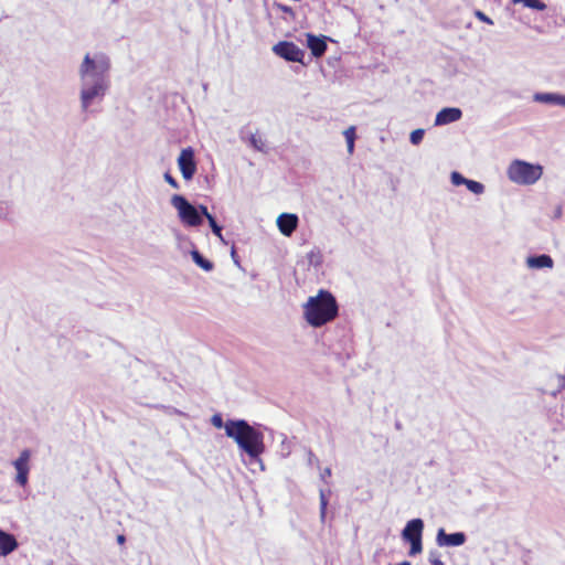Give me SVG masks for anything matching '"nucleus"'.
I'll return each instance as SVG.
<instances>
[{"label":"nucleus","mask_w":565,"mask_h":565,"mask_svg":"<svg viewBox=\"0 0 565 565\" xmlns=\"http://www.w3.org/2000/svg\"><path fill=\"white\" fill-rule=\"evenodd\" d=\"M171 205L177 210L178 216L184 225L196 227L202 224V217L199 210L184 196L174 194L171 198Z\"/></svg>","instance_id":"5"},{"label":"nucleus","mask_w":565,"mask_h":565,"mask_svg":"<svg viewBox=\"0 0 565 565\" xmlns=\"http://www.w3.org/2000/svg\"><path fill=\"white\" fill-rule=\"evenodd\" d=\"M178 167L184 180H191L196 172L194 150L191 147L181 150L178 157Z\"/></svg>","instance_id":"7"},{"label":"nucleus","mask_w":565,"mask_h":565,"mask_svg":"<svg viewBox=\"0 0 565 565\" xmlns=\"http://www.w3.org/2000/svg\"><path fill=\"white\" fill-rule=\"evenodd\" d=\"M191 257L195 265H198L204 271H211L214 268L213 263L204 258L196 249L191 252Z\"/></svg>","instance_id":"17"},{"label":"nucleus","mask_w":565,"mask_h":565,"mask_svg":"<svg viewBox=\"0 0 565 565\" xmlns=\"http://www.w3.org/2000/svg\"><path fill=\"white\" fill-rule=\"evenodd\" d=\"M198 210L200 212V215L205 216L207 221H209V216H213L212 214L209 213L207 207L205 205H200Z\"/></svg>","instance_id":"33"},{"label":"nucleus","mask_w":565,"mask_h":565,"mask_svg":"<svg viewBox=\"0 0 565 565\" xmlns=\"http://www.w3.org/2000/svg\"><path fill=\"white\" fill-rule=\"evenodd\" d=\"M533 100L565 108V95L558 93H535L533 95Z\"/></svg>","instance_id":"14"},{"label":"nucleus","mask_w":565,"mask_h":565,"mask_svg":"<svg viewBox=\"0 0 565 565\" xmlns=\"http://www.w3.org/2000/svg\"><path fill=\"white\" fill-rule=\"evenodd\" d=\"M505 173L511 183L521 186H530L541 180L544 168L540 163L514 159L508 164Z\"/></svg>","instance_id":"4"},{"label":"nucleus","mask_w":565,"mask_h":565,"mask_svg":"<svg viewBox=\"0 0 565 565\" xmlns=\"http://www.w3.org/2000/svg\"><path fill=\"white\" fill-rule=\"evenodd\" d=\"M31 458V451L29 449H24L20 452L19 457L12 462L17 476H15V482L20 484L21 487L26 486L29 480V472H30V461Z\"/></svg>","instance_id":"8"},{"label":"nucleus","mask_w":565,"mask_h":565,"mask_svg":"<svg viewBox=\"0 0 565 565\" xmlns=\"http://www.w3.org/2000/svg\"><path fill=\"white\" fill-rule=\"evenodd\" d=\"M411 544L409 555L414 556L423 551L422 539L407 541Z\"/></svg>","instance_id":"24"},{"label":"nucleus","mask_w":565,"mask_h":565,"mask_svg":"<svg viewBox=\"0 0 565 565\" xmlns=\"http://www.w3.org/2000/svg\"><path fill=\"white\" fill-rule=\"evenodd\" d=\"M111 62L102 51L88 52L78 65L79 107L88 113L96 103H102L110 87Z\"/></svg>","instance_id":"1"},{"label":"nucleus","mask_w":565,"mask_h":565,"mask_svg":"<svg viewBox=\"0 0 565 565\" xmlns=\"http://www.w3.org/2000/svg\"><path fill=\"white\" fill-rule=\"evenodd\" d=\"M467 537L463 532L446 533L439 529L436 535V543L440 547H458L465 544Z\"/></svg>","instance_id":"9"},{"label":"nucleus","mask_w":565,"mask_h":565,"mask_svg":"<svg viewBox=\"0 0 565 565\" xmlns=\"http://www.w3.org/2000/svg\"><path fill=\"white\" fill-rule=\"evenodd\" d=\"M514 4L521 3L523 7L536 10V11H544L546 9L545 2L541 0H512Z\"/></svg>","instance_id":"18"},{"label":"nucleus","mask_w":565,"mask_h":565,"mask_svg":"<svg viewBox=\"0 0 565 565\" xmlns=\"http://www.w3.org/2000/svg\"><path fill=\"white\" fill-rule=\"evenodd\" d=\"M462 110L458 107H445L440 109L435 117V126H445L460 120Z\"/></svg>","instance_id":"11"},{"label":"nucleus","mask_w":565,"mask_h":565,"mask_svg":"<svg viewBox=\"0 0 565 565\" xmlns=\"http://www.w3.org/2000/svg\"><path fill=\"white\" fill-rule=\"evenodd\" d=\"M424 135H425L424 129H422V128L415 129L409 135V141L415 146L419 145L424 138Z\"/></svg>","instance_id":"23"},{"label":"nucleus","mask_w":565,"mask_h":565,"mask_svg":"<svg viewBox=\"0 0 565 565\" xmlns=\"http://www.w3.org/2000/svg\"><path fill=\"white\" fill-rule=\"evenodd\" d=\"M274 7L279 10V11H282L284 13H287L288 15H290L292 19L295 18V13H294V10L288 7V6H285V4H281V3H275Z\"/></svg>","instance_id":"27"},{"label":"nucleus","mask_w":565,"mask_h":565,"mask_svg":"<svg viewBox=\"0 0 565 565\" xmlns=\"http://www.w3.org/2000/svg\"><path fill=\"white\" fill-rule=\"evenodd\" d=\"M163 178H164V181L168 184H170L173 189H179V183L170 173H168V172L164 173Z\"/></svg>","instance_id":"31"},{"label":"nucleus","mask_w":565,"mask_h":565,"mask_svg":"<svg viewBox=\"0 0 565 565\" xmlns=\"http://www.w3.org/2000/svg\"><path fill=\"white\" fill-rule=\"evenodd\" d=\"M467 178H465L461 173L454 171L450 174V181L454 185H466Z\"/></svg>","instance_id":"25"},{"label":"nucleus","mask_w":565,"mask_h":565,"mask_svg":"<svg viewBox=\"0 0 565 565\" xmlns=\"http://www.w3.org/2000/svg\"><path fill=\"white\" fill-rule=\"evenodd\" d=\"M211 423L212 425L215 427V428H224L225 429V423L223 422V418H222V415L221 414H214L212 417H211Z\"/></svg>","instance_id":"26"},{"label":"nucleus","mask_w":565,"mask_h":565,"mask_svg":"<svg viewBox=\"0 0 565 565\" xmlns=\"http://www.w3.org/2000/svg\"><path fill=\"white\" fill-rule=\"evenodd\" d=\"M125 541H126V539H125V536H124V535H121V534H120V535H118V536H117V542H118L119 544H124V543H125Z\"/></svg>","instance_id":"34"},{"label":"nucleus","mask_w":565,"mask_h":565,"mask_svg":"<svg viewBox=\"0 0 565 565\" xmlns=\"http://www.w3.org/2000/svg\"><path fill=\"white\" fill-rule=\"evenodd\" d=\"M466 186H467V189H468L471 193H473V194H476V195H481V194H483V193H484V190H486L484 185H483L481 182H479V181H475V180H470V179H468V180H467V182H466Z\"/></svg>","instance_id":"20"},{"label":"nucleus","mask_w":565,"mask_h":565,"mask_svg":"<svg viewBox=\"0 0 565 565\" xmlns=\"http://www.w3.org/2000/svg\"><path fill=\"white\" fill-rule=\"evenodd\" d=\"M277 227L284 236H291L299 224V218L295 213H281L276 220Z\"/></svg>","instance_id":"10"},{"label":"nucleus","mask_w":565,"mask_h":565,"mask_svg":"<svg viewBox=\"0 0 565 565\" xmlns=\"http://www.w3.org/2000/svg\"><path fill=\"white\" fill-rule=\"evenodd\" d=\"M525 263L530 269H552L554 266L553 258L546 254L529 256Z\"/></svg>","instance_id":"13"},{"label":"nucleus","mask_w":565,"mask_h":565,"mask_svg":"<svg viewBox=\"0 0 565 565\" xmlns=\"http://www.w3.org/2000/svg\"><path fill=\"white\" fill-rule=\"evenodd\" d=\"M273 52L288 61V62H302L305 52L292 42L280 41L273 46Z\"/></svg>","instance_id":"6"},{"label":"nucleus","mask_w":565,"mask_h":565,"mask_svg":"<svg viewBox=\"0 0 565 565\" xmlns=\"http://www.w3.org/2000/svg\"><path fill=\"white\" fill-rule=\"evenodd\" d=\"M312 458H313V454H312V452H309V461H310V462L312 461Z\"/></svg>","instance_id":"35"},{"label":"nucleus","mask_w":565,"mask_h":565,"mask_svg":"<svg viewBox=\"0 0 565 565\" xmlns=\"http://www.w3.org/2000/svg\"><path fill=\"white\" fill-rule=\"evenodd\" d=\"M339 307L334 296L320 289L316 296H310L302 305L305 321L313 328H320L331 322L338 316Z\"/></svg>","instance_id":"3"},{"label":"nucleus","mask_w":565,"mask_h":565,"mask_svg":"<svg viewBox=\"0 0 565 565\" xmlns=\"http://www.w3.org/2000/svg\"><path fill=\"white\" fill-rule=\"evenodd\" d=\"M429 562L431 565H445V563L440 559L439 555L436 552H431L429 554Z\"/></svg>","instance_id":"30"},{"label":"nucleus","mask_w":565,"mask_h":565,"mask_svg":"<svg viewBox=\"0 0 565 565\" xmlns=\"http://www.w3.org/2000/svg\"><path fill=\"white\" fill-rule=\"evenodd\" d=\"M225 434L232 438L238 448L246 452L249 458L259 462L264 470V463L259 458L265 451L264 434L244 419H230L225 423Z\"/></svg>","instance_id":"2"},{"label":"nucleus","mask_w":565,"mask_h":565,"mask_svg":"<svg viewBox=\"0 0 565 565\" xmlns=\"http://www.w3.org/2000/svg\"><path fill=\"white\" fill-rule=\"evenodd\" d=\"M234 256H235V250H234V248H232V257H234Z\"/></svg>","instance_id":"36"},{"label":"nucleus","mask_w":565,"mask_h":565,"mask_svg":"<svg viewBox=\"0 0 565 565\" xmlns=\"http://www.w3.org/2000/svg\"><path fill=\"white\" fill-rule=\"evenodd\" d=\"M331 476V469L329 467L324 468L321 472H320V479L327 483L328 482V478Z\"/></svg>","instance_id":"32"},{"label":"nucleus","mask_w":565,"mask_h":565,"mask_svg":"<svg viewBox=\"0 0 565 565\" xmlns=\"http://www.w3.org/2000/svg\"><path fill=\"white\" fill-rule=\"evenodd\" d=\"M307 45L311 53L316 57H320L327 50V43L324 36H316L313 34H307Z\"/></svg>","instance_id":"16"},{"label":"nucleus","mask_w":565,"mask_h":565,"mask_svg":"<svg viewBox=\"0 0 565 565\" xmlns=\"http://www.w3.org/2000/svg\"><path fill=\"white\" fill-rule=\"evenodd\" d=\"M345 141H347V148L349 154H352L354 151V141H355V127L350 126L343 131Z\"/></svg>","instance_id":"19"},{"label":"nucleus","mask_w":565,"mask_h":565,"mask_svg":"<svg viewBox=\"0 0 565 565\" xmlns=\"http://www.w3.org/2000/svg\"><path fill=\"white\" fill-rule=\"evenodd\" d=\"M209 225L213 232V234L223 243H225L224 237L222 235V227L216 223L213 216H209Z\"/></svg>","instance_id":"21"},{"label":"nucleus","mask_w":565,"mask_h":565,"mask_svg":"<svg viewBox=\"0 0 565 565\" xmlns=\"http://www.w3.org/2000/svg\"><path fill=\"white\" fill-rule=\"evenodd\" d=\"M250 143H252V146H253L255 149H257V150H259V151H262V150H263V148H264V142H263V140H262L260 138L256 137V136H252V137H250Z\"/></svg>","instance_id":"28"},{"label":"nucleus","mask_w":565,"mask_h":565,"mask_svg":"<svg viewBox=\"0 0 565 565\" xmlns=\"http://www.w3.org/2000/svg\"><path fill=\"white\" fill-rule=\"evenodd\" d=\"M424 530V522L422 519H413L408 521L402 531L404 541L422 539Z\"/></svg>","instance_id":"12"},{"label":"nucleus","mask_w":565,"mask_h":565,"mask_svg":"<svg viewBox=\"0 0 565 565\" xmlns=\"http://www.w3.org/2000/svg\"><path fill=\"white\" fill-rule=\"evenodd\" d=\"M18 547V541L13 534L0 530V556H7Z\"/></svg>","instance_id":"15"},{"label":"nucleus","mask_w":565,"mask_h":565,"mask_svg":"<svg viewBox=\"0 0 565 565\" xmlns=\"http://www.w3.org/2000/svg\"><path fill=\"white\" fill-rule=\"evenodd\" d=\"M319 500H320V519H321V521H324L327 505H328V499L322 489L319 491Z\"/></svg>","instance_id":"22"},{"label":"nucleus","mask_w":565,"mask_h":565,"mask_svg":"<svg viewBox=\"0 0 565 565\" xmlns=\"http://www.w3.org/2000/svg\"><path fill=\"white\" fill-rule=\"evenodd\" d=\"M475 15L478 20H480L484 23L493 24V21L487 14H484L482 11L477 10L475 12Z\"/></svg>","instance_id":"29"}]
</instances>
